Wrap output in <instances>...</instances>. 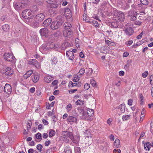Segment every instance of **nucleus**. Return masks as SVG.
<instances>
[{
	"label": "nucleus",
	"instance_id": "14",
	"mask_svg": "<svg viewBox=\"0 0 153 153\" xmlns=\"http://www.w3.org/2000/svg\"><path fill=\"white\" fill-rule=\"evenodd\" d=\"M39 33L41 35L47 36L48 33V29L46 28H44L41 29L39 30Z\"/></svg>",
	"mask_w": 153,
	"mask_h": 153
},
{
	"label": "nucleus",
	"instance_id": "8",
	"mask_svg": "<svg viewBox=\"0 0 153 153\" xmlns=\"http://www.w3.org/2000/svg\"><path fill=\"white\" fill-rule=\"evenodd\" d=\"M3 89L4 92L8 94H10L11 93V86L9 84L6 83Z\"/></svg>",
	"mask_w": 153,
	"mask_h": 153
},
{
	"label": "nucleus",
	"instance_id": "24",
	"mask_svg": "<svg viewBox=\"0 0 153 153\" xmlns=\"http://www.w3.org/2000/svg\"><path fill=\"white\" fill-rule=\"evenodd\" d=\"M90 24H91L95 27H97L99 26V24L98 22L95 20H91L88 22Z\"/></svg>",
	"mask_w": 153,
	"mask_h": 153
},
{
	"label": "nucleus",
	"instance_id": "47",
	"mask_svg": "<svg viewBox=\"0 0 153 153\" xmlns=\"http://www.w3.org/2000/svg\"><path fill=\"white\" fill-rule=\"evenodd\" d=\"M77 109L79 113L81 115L82 114H83V112H85L84 110L81 108L78 107Z\"/></svg>",
	"mask_w": 153,
	"mask_h": 153
},
{
	"label": "nucleus",
	"instance_id": "63",
	"mask_svg": "<svg viewBox=\"0 0 153 153\" xmlns=\"http://www.w3.org/2000/svg\"><path fill=\"white\" fill-rule=\"evenodd\" d=\"M52 116V120L54 123H55L56 121V119H55L56 117V116L55 115H53Z\"/></svg>",
	"mask_w": 153,
	"mask_h": 153
},
{
	"label": "nucleus",
	"instance_id": "62",
	"mask_svg": "<svg viewBox=\"0 0 153 153\" xmlns=\"http://www.w3.org/2000/svg\"><path fill=\"white\" fill-rule=\"evenodd\" d=\"M85 134L87 135H90V130L89 129L86 130L84 132Z\"/></svg>",
	"mask_w": 153,
	"mask_h": 153
},
{
	"label": "nucleus",
	"instance_id": "60",
	"mask_svg": "<svg viewBox=\"0 0 153 153\" xmlns=\"http://www.w3.org/2000/svg\"><path fill=\"white\" fill-rule=\"evenodd\" d=\"M141 23V22L138 20H136L134 22V24L136 25H140Z\"/></svg>",
	"mask_w": 153,
	"mask_h": 153
},
{
	"label": "nucleus",
	"instance_id": "27",
	"mask_svg": "<svg viewBox=\"0 0 153 153\" xmlns=\"http://www.w3.org/2000/svg\"><path fill=\"white\" fill-rule=\"evenodd\" d=\"M131 62L129 61V60H128L127 61V64L124 66V68L126 71H129V68L130 66L131 65Z\"/></svg>",
	"mask_w": 153,
	"mask_h": 153
},
{
	"label": "nucleus",
	"instance_id": "3",
	"mask_svg": "<svg viewBox=\"0 0 153 153\" xmlns=\"http://www.w3.org/2000/svg\"><path fill=\"white\" fill-rule=\"evenodd\" d=\"M4 57L6 60L11 63H13L16 61L15 57L10 53H5L4 55Z\"/></svg>",
	"mask_w": 153,
	"mask_h": 153
},
{
	"label": "nucleus",
	"instance_id": "20",
	"mask_svg": "<svg viewBox=\"0 0 153 153\" xmlns=\"http://www.w3.org/2000/svg\"><path fill=\"white\" fill-rule=\"evenodd\" d=\"M64 14L66 17H70L72 16L71 12L69 8H67L65 9Z\"/></svg>",
	"mask_w": 153,
	"mask_h": 153
},
{
	"label": "nucleus",
	"instance_id": "21",
	"mask_svg": "<svg viewBox=\"0 0 153 153\" xmlns=\"http://www.w3.org/2000/svg\"><path fill=\"white\" fill-rule=\"evenodd\" d=\"M33 71L32 70L28 71L24 75V78L25 79H27L28 77L30 76V75L33 74Z\"/></svg>",
	"mask_w": 153,
	"mask_h": 153
},
{
	"label": "nucleus",
	"instance_id": "39",
	"mask_svg": "<svg viewBox=\"0 0 153 153\" xmlns=\"http://www.w3.org/2000/svg\"><path fill=\"white\" fill-rule=\"evenodd\" d=\"M129 115H124L123 116L122 119L123 120H126L129 119L130 117Z\"/></svg>",
	"mask_w": 153,
	"mask_h": 153
},
{
	"label": "nucleus",
	"instance_id": "46",
	"mask_svg": "<svg viewBox=\"0 0 153 153\" xmlns=\"http://www.w3.org/2000/svg\"><path fill=\"white\" fill-rule=\"evenodd\" d=\"M36 138L38 139H42V135L40 133L38 132L35 135Z\"/></svg>",
	"mask_w": 153,
	"mask_h": 153
},
{
	"label": "nucleus",
	"instance_id": "29",
	"mask_svg": "<svg viewBox=\"0 0 153 153\" xmlns=\"http://www.w3.org/2000/svg\"><path fill=\"white\" fill-rule=\"evenodd\" d=\"M51 61L52 65H56L58 62L57 58L56 56L52 57L51 59Z\"/></svg>",
	"mask_w": 153,
	"mask_h": 153
},
{
	"label": "nucleus",
	"instance_id": "50",
	"mask_svg": "<svg viewBox=\"0 0 153 153\" xmlns=\"http://www.w3.org/2000/svg\"><path fill=\"white\" fill-rule=\"evenodd\" d=\"M91 84L94 87L96 86V83L95 81L93 79L91 80L90 81Z\"/></svg>",
	"mask_w": 153,
	"mask_h": 153
},
{
	"label": "nucleus",
	"instance_id": "45",
	"mask_svg": "<svg viewBox=\"0 0 153 153\" xmlns=\"http://www.w3.org/2000/svg\"><path fill=\"white\" fill-rule=\"evenodd\" d=\"M85 139L86 140H87L88 139L89 140L88 143V145H89L91 144L92 143V138L91 137L89 138V137L87 136L85 138Z\"/></svg>",
	"mask_w": 153,
	"mask_h": 153
},
{
	"label": "nucleus",
	"instance_id": "38",
	"mask_svg": "<svg viewBox=\"0 0 153 153\" xmlns=\"http://www.w3.org/2000/svg\"><path fill=\"white\" fill-rule=\"evenodd\" d=\"M120 11L117 10H114L113 12V14L114 16H118L119 13Z\"/></svg>",
	"mask_w": 153,
	"mask_h": 153
},
{
	"label": "nucleus",
	"instance_id": "53",
	"mask_svg": "<svg viewBox=\"0 0 153 153\" xmlns=\"http://www.w3.org/2000/svg\"><path fill=\"white\" fill-rule=\"evenodd\" d=\"M90 87V85L88 83L85 84L84 85V88L86 90L88 89Z\"/></svg>",
	"mask_w": 153,
	"mask_h": 153
},
{
	"label": "nucleus",
	"instance_id": "17",
	"mask_svg": "<svg viewBox=\"0 0 153 153\" xmlns=\"http://www.w3.org/2000/svg\"><path fill=\"white\" fill-rule=\"evenodd\" d=\"M60 2H58L57 0V3H52L50 4L51 7L54 8H56L60 7L61 6Z\"/></svg>",
	"mask_w": 153,
	"mask_h": 153
},
{
	"label": "nucleus",
	"instance_id": "49",
	"mask_svg": "<svg viewBox=\"0 0 153 153\" xmlns=\"http://www.w3.org/2000/svg\"><path fill=\"white\" fill-rule=\"evenodd\" d=\"M134 13V12L133 10H130L128 11V16H133Z\"/></svg>",
	"mask_w": 153,
	"mask_h": 153
},
{
	"label": "nucleus",
	"instance_id": "61",
	"mask_svg": "<svg viewBox=\"0 0 153 153\" xmlns=\"http://www.w3.org/2000/svg\"><path fill=\"white\" fill-rule=\"evenodd\" d=\"M143 34V32H142L137 36V39H140L142 38Z\"/></svg>",
	"mask_w": 153,
	"mask_h": 153
},
{
	"label": "nucleus",
	"instance_id": "1",
	"mask_svg": "<svg viewBox=\"0 0 153 153\" xmlns=\"http://www.w3.org/2000/svg\"><path fill=\"white\" fill-rule=\"evenodd\" d=\"M56 47L53 42L48 43L46 44H43L40 48V51L44 54H46L51 49L54 48Z\"/></svg>",
	"mask_w": 153,
	"mask_h": 153
},
{
	"label": "nucleus",
	"instance_id": "11",
	"mask_svg": "<svg viewBox=\"0 0 153 153\" xmlns=\"http://www.w3.org/2000/svg\"><path fill=\"white\" fill-rule=\"evenodd\" d=\"M14 73L13 69L10 67H7L5 69V74L7 76H11Z\"/></svg>",
	"mask_w": 153,
	"mask_h": 153
},
{
	"label": "nucleus",
	"instance_id": "19",
	"mask_svg": "<svg viewBox=\"0 0 153 153\" xmlns=\"http://www.w3.org/2000/svg\"><path fill=\"white\" fill-rule=\"evenodd\" d=\"M52 22V19L51 18H49L45 20L43 22V26L45 27H47Z\"/></svg>",
	"mask_w": 153,
	"mask_h": 153
},
{
	"label": "nucleus",
	"instance_id": "42",
	"mask_svg": "<svg viewBox=\"0 0 153 153\" xmlns=\"http://www.w3.org/2000/svg\"><path fill=\"white\" fill-rule=\"evenodd\" d=\"M75 45L77 48L79 47V41L78 38H76L75 39Z\"/></svg>",
	"mask_w": 153,
	"mask_h": 153
},
{
	"label": "nucleus",
	"instance_id": "54",
	"mask_svg": "<svg viewBox=\"0 0 153 153\" xmlns=\"http://www.w3.org/2000/svg\"><path fill=\"white\" fill-rule=\"evenodd\" d=\"M148 71H146L144 72L142 74V76L144 78L146 77L148 75Z\"/></svg>",
	"mask_w": 153,
	"mask_h": 153
},
{
	"label": "nucleus",
	"instance_id": "43",
	"mask_svg": "<svg viewBox=\"0 0 153 153\" xmlns=\"http://www.w3.org/2000/svg\"><path fill=\"white\" fill-rule=\"evenodd\" d=\"M75 153H81V149L80 147H76L74 148Z\"/></svg>",
	"mask_w": 153,
	"mask_h": 153
},
{
	"label": "nucleus",
	"instance_id": "9",
	"mask_svg": "<svg viewBox=\"0 0 153 153\" xmlns=\"http://www.w3.org/2000/svg\"><path fill=\"white\" fill-rule=\"evenodd\" d=\"M126 35L128 36H131L134 33V31L131 27H129L126 28L124 30Z\"/></svg>",
	"mask_w": 153,
	"mask_h": 153
},
{
	"label": "nucleus",
	"instance_id": "35",
	"mask_svg": "<svg viewBox=\"0 0 153 153\" xmlns=\"http://www.w3.org/2000/svg\"><path fill=\"white\" fill-rule=\"evenodd\" d=\"M9 29V26L7 25H4L2 26V29L4 32H7Z\"/></svg>",
	"mask_w": 153,
	"mask_h": 153
},
{
	"label": "nucleus",
	"instance_id": "30",
	"mask_svg": "<svg viewBox=\"0 0 153 153\" xmlns=\"http://www.w3.org/2000/svg\"><path fill=\"white\" fill-rule=\"evenodd\" d=\"M80 115H81L79 116V118L80 119H86L88 120L87 114L85 112H84L83 114H82Z\"/></svg>",
	"mask_w": 153,
	"mask_h": 153
},
{
	"label": "nucleus",
	"instance_id": "33",
	"mask_svg": "<svg viewBox=\"0 0 153 153\" xmlns=\"http://www.w3.org/2000/svg\"><path fill=\"white\" fill-rule=\"evenodd\" d=\"M94 111L93 110L91 109H88L87 111V114L89 116H92L93 115Z\"/></svg>",
	"mask_w": 153,
	"mask_h": 153
},
{
	"label": "nucleus",
	"instance_id": "32",
	"mask_svg": "<svg viewBox=\"0 0 153 153\" xmlns=\"http://www.w3.org/2000/svg\"><path fill=\"white\" fill-rule=\"evenodd\" d=\"M114 146L116 148H118L119 147L120 145V141L119 139H116L114 143Z\"/></svg>",
	"mask_w": 153,
	"mask_h": 153
},
{
	"label": "nucleus",
	"instance_id": "58",
	"mask_svg": "<svg viewBox=\"0 0 153 153\" xmlns=\"http://www.w3.org/2000/svg\"><path fill=\"white\" fill-rule=\"evenodd\" d=\"M62 140L65 142L66 143H68L69 141V139L67 138V137H62Z\"/></svg>",
	"mask_w": 153,
	"mask_h": 153
},
{
	"label": "nucleus",
	"instance_id": "55",
	"mask_svg": "<svg viewBox=\"0 0 153 153\" xmlns=\"http://www.w3.org/2000/svg\"><path fill=\"white\" fill-rule=\"evenodd\" d=\"M33 10H31V11H32V13H33V12H35L37 10H38V8L37 6L36 5H34L33 7Z\"/></svg>",
	"mask_w": 153,
	"mask_h": 153
},
{
	"label": "nucleus",
	"instance_id": "56",
	"mask_svg": "<svg viewBox=\"0 0 153 153\" xmlns=\"http://www.w3.org/2000/svg\"><path fill=\"white\" fill-rule=\"evenodd\" d=\"M112 26L115 28H117L118 27V24L117 23L113 22L111 24Z\"/></svg>",
	"mask_w": 153,
	"mask_h": 153
},
{
	"label": "nucleus",
	"instance_id": "15",
	"mask_svg": "<svg viewBox=\"0 0 153 153\" xmlns=\"http://www.w3.org/2000/svg\"><path fill=\"white\" fill-rule=\"evenodd\" d=\"M66 55L69 58V59L71 60H73L74 57V54L71 51H67Z\"/></svg>",
	"mask_w": 153,
	"mask_h": 153
},
{
	"label": "nucleus",
	"instance_id": "48",
	"mask_svg": "<svg viewBox=\"0 0 153 153\" xmlns=\"http://www.w3.org/2000/svg\"><path fill=\"white\" fill-rule=\"evenodd\" d=\"M48 3L51 4L52 3H57V0H46Z\"/></svg>",
	"mask_w": 153,
	"mask_h": 153
},
{
	"label": "nucleus",
	"instance_id": "4",
	"mask_svg": "<svg viewBox=\"0 0 153 153\" xmlns=\"http://www.w3.org/2000/svg\"><path fill=\"white\" fill-rule=\"evenodd\" d=\"M63 134L64 136L65 137H69L73 141L74 143H78L79 142V139L78 138L76 140H75L74 138V137L72 132L67 131H64L63 132Z\"/></svg>",
	"mask_w": 153,
	"mask_h": 153
},
{
	"label": "nucleus",
	"instance_id": "57",
	"mask_svg": "<svg viewBox=\"0 0 153 153\" xmlns=\"http://www.w3.org/2000/svg\"><path fill=\"white\" fill-rule=\"evenodd\" d=\"M136 19V15L135 14H134V15L131 16V21H133L134 20H135Z\"/></svg>",
	"mask_w": 153,
	"mask_h": 153
},
{
	"label": "nucleus",
	"instance_id": "5",
	"mask_svg": "<svg viewBox=\"0 0 153 153\" xmlns=\"http://www.w3.org/2000/svg\"><path fill=\"white\" fill-rule=\"evenodd\" d=\"M62 23L59 21H54L52 22L50 27L52 30H56L62 25Z\"/></svg>",
	"mask_w": 153,
	"mask_h": 153
},
{
	"label": "nucleus",
	"instance_id": "22",
	"mask_svg": "<svg viewBox=\"0 0 153 153\" xmlns=\"http://www.w3.org/2000/svg\"><path fill=\"white\" fill-rule=\"evenodd\" d=\"M70 46V44L68 42H65L63 43L61 45V48L62 50H65L67 48Z\"/></svg>",
	"mask_w": 153,
	"mask_h": 153
},
{
	"label": "nucleus",
	"instance_id": "36",
	"mask_svg": "<svg viewBox=\"0 0 153 153\" xmlns=\"http://www.w3.org/2000/svg\"><path fill=\"white\" fill-rule=\"evenodd\" d=\"M56 132L53 129H50L49 133V137H52L55 135Z\"/></svg>",
	"mask_w": 153,
	"mask_h": 153
},
{
	"label": "nucleus",
	"instance_id": "44",
	"mask_svg": "<svg viewBox=\"0 0 153 153\" xmlns=\"http://www.w3.org/2000/svg\"><path fill=\"white\" fill-rule=\"evenodd\" d=\"M140 2L143 4L145 5H148L149 3L147 0H140Z\"/></svg>",
	"mask_w": 153,
	"mask_h": 153
},
{
	"label": "nucleus",
	"instance_id": "59",
	"mask_svg": "<svg viewBox=\"0 0 153 153\" xmlns=\"http://www.w3.org/2000/svg\"><path fill=\"white\" fill-rule=\"evenodd\" d=\"M32 123H28L27 125V128L28 130H29L31 127Z\"/></svg>",
	"mask_w": 153,
	"mask_h": 153
},
{
	"label": "nucleus",
	"instance_id": "26",
	"mask_svg": "<svg viewBox=\"0 0 153 153\" xmlns=\"http://www.w3.org/2000/svg\"><path fill=\"white\" fill-rule=\"evenodd\" d=\"M151 143L149 142H146L144 144V149L146 150L149 151L151 148Z\"/></svg>",
	"mask_w": 153,
	"mask_h": 153
},
{
	"label": "nucleus",
	"instance_id": "40",
	"mask_svg": "<svg viewBox=\"0 0 153 153\" xmlns=\"http://www.w3.org/2000/svg\"><path fill=\"white\" fill-rule=\"evenodd\" d=\"M85 70L83 68L80 69L79 70V72L78 74H79V75L81 76L85 73Z\"/></svg>",
	"mask_w": 153,
	"mask_h": 153
},
{
	"label": "nucleus",
	"instance_id": "7",
	"mask_svg": "<svg viewBox=\"0 0 153 153\" xmlns=\"http://www.w3.org/2000/svg\"><path fill=\"white\" fill-rule=\"evenodd\" d=\"M29 64L34 66L36 68L39 69L40 67V65L35 59H30L28 61Z\"/></svg>",
	"mask_w": 153,
	"mask_h": 153
},
{
	"label": "nucleus",
	"instance_id": "37",
	"mask_svg": "<svg viewBox=\"0 0 153 153\" xmlns=\"http://www.w3.org/2000/svg\"><path fill=\"white\" fill-rule=\"evenodd\" d=\"M75 104L77 105H83L84 104V102L81 100H78L75 102Z\"/></svg>",
	"mask_w": 153,
	"mask_h": 153
},
{
	"label": "nucleus",
	"instance_id": "51",
	"mask_svg": "<svg viewBox=\"0 0 153 153\" xmlns=\"http://www.w3.org/2000/svg\"><path fill=\"white\" fill-rule=\"evenodd\" d=\"M100 0H95L94 1H89V3H93L94 4H98Z\"/></svg>",
	"mask_w": 153,
	"mask_h": 153
},
{
	"label": "nucleus",
	"instance_id": "28",
	"mask_svg": "<svg viewBox=\"0 0 153 153\" xmlns=\"http://www.w3.org/2000/svg\"><path fill=\"white\" fill-rule=\"evenodd\" d=\"M64 28L65 30L71 29V25L68 22H66L64 24Z\"/></svg>",
	"mask_w": 153,
	"mask_h": 153
},
{
	"label": "nucleus",
	"instance_id": "16",
	"mask_svg": "<svg viewBox=\"0 0 153 153\" xmlns=\"http://www.w3.org/2000/svg\"><path fill=\"white\" fill-rule=\"evenodd\" d=\"M32 79V81L34 83H36L39 80V76L37 74H33V75L31 76Z\"/></svg>",
	"mask_w": 153,
	"mask_h": 153
},
{
	"label": "nucleus",
	"instance_id": "31",
	"mask_svg": "<svg viewBox=\"0 0 153 153\" xmlns=\"http://www.w3.org/2000/svg\"><path fill=\"white\" fill-rule=\"evenodd\" d=\"M118 17L121 21H123L125 19L124 13L123 12L120 11L119 13Z\"/></svg>",
	"mask_w": 153,
	"mask_h": 153
},
{
	"label": "nucleus",
	"instance_id": "2",
	"mask_svg": "<svg viewBox=\"0 0 153 153\" xmlns=\"http://www.w3.org/2000/svg\"><path fill=\"white\" fill-rule=\"evenodd\" d=\"M34 17L33 16L28 17V19L26 20V22L33 28H36L39 26V22L38 21H34Z\"/></svg>",
	"mask_w": 153,
	"mask_h": 153
},
{
	"label": "nucleus",
	"instance_id": "34",
	"mask_svg": "<svg viewBox=\"0 0 153 153\" xmlns=\"http://www.w3.org/2000/svg\"><path fill=\"white\" fill-rule=\"evenodd\" d=\"M74 81L77 82H78L80 78L81 77L79 74H75L74 75Z\"/></svg>",
	"mask_w": 153,
	"mask_h": 153
},
{
	"label": "nucleus",
	"instance_id": "10",
	"mask_svg": "<svg viewBox=\"0 0 153 153\" xmlns=\"http://www.w3.org/2000/svg\"><path fill=\"white\" fill-rule=\"evenodd\" d=\"M45 15L43 13H40L37 15L35 17V18L39 22H41L45 19Z\"/></svg>",
	"mask_w": 153,
	"mask_h": 153
},
{
	"label": "nucleus",
	"instance_id": "23",
	"mask_svg": "<svg viewBox=\"0 0 153 153\" xmlns=\"http://www.w3.org/2000/svg\"><path fill=\"white\" fill-rule=\"evenodd\" d=\"M76 118L72 116H69L67 118V121L70 122H76Z\"/></svg>",
	"mask_w": 153,
	"mask_h": 153
},
{
	"label": "nucleus",
	"instance_id": "13",
	"mask_svg": "<svg viewBox=\"0 0 153 153\" xmlns=\"http://www.w3.org/2000/svg\"><path fill=\"white\" fill-rule=\"evenodd\" d=\"M72 33V31L71 29L65 30L63 31V35L65 37H70Z\"/></svg>",
	"mask_w": 153,
	"mask_h": 153
},
{
	"label": "nucleus",
	"instance_id": "52",
	"mask_svg": "<svg viewBox=\"0 0 153 153\" xmlns=\"http://www.w3.org/2000/svg\"><path fill=\"white\" fill-rule=\"evenodd\" d=\"M42 146L41 144H38L37 145L36 148L37 149L41 152L42 151Z\"/></svg>",
	"mask_w": 153,
	"mask_h": 153
},
{
	"label": "nucleus",
	"instance_id": "12",
	"mask_svg": "<svg viewBox=\"0 0 153 153\" xmlns=\"http://www.w3.org/2000/svg\"><path fill=\"white\" fill-rule=\"evenodd\" d=\"M24 6V4L22 3H17L15 4L14 3V7L17 10H21Z\"/></svg>",
	"mask_w": 153,
	"mask_h": 153
},
{
	"label": "nucleus",
	"instance_id": "41",
	"mask_svg": "<svg viewBox=\"0 0 153 153\" xmlns=\"http://www.w3.org/2000/svg\"><path fill=\"white\" fill-rule=\"evenodd\" d=\"M72 108V105L71 104H69L66 108V109L67 111L68 112H69L71 109Z\"/></svg>",
	"mask_w": 153,
	"mask_h": 153
},
{
	"label": "nucleus",
	"instance_id": "18",
	"mask_svg": "<svg viewBox=\"0 0 153 153\" xmlns=\"http://www.w3.org/2000/svg\"><path fill=\"white\" fill-rule=\"evenodd\" d=\"M53 79V77L51 75H47L45 76L44 78V80L47 83H49Z\"/></svg>",
	"mask_w": 153,
	"mask_h": 153
},
{
	"label": "nucleus",
	"instance_id": "25",
	"mask_svg": "<svg viewBox=\"0 0 153 153\" xmlns=\"http://www.w3.org/2000/svg\"><path fill=\"white\" fill-rule=\"evenodd\" d=\"M126 106L125 104H122L120 105L119 106L118 109H120L122 113H123L125 111Z\"/></svg>",
	"mask_w": 153,
	"mask_h": 153
},
{
	"label": "nucleus",
	"instance_id": "6",
	"mask_svg": "<svg viewBox=\"0 0 153 153\" xmlns=\"http://www.w3.org/2000/svg\"><path fill=\"white\" fill-rule=\"evenodd\" d=\"M32 13V11L30 9H26L24 10L22 13V16L25 19L24 20L26 22L27 19H28V16H30L31 15Z\"/></svg>",
	"mask_w": 153,
	"mask_h": 153
},
{
	"label": "nucleus",
	"instance_id": "64",
	"mask_svg": "<svg viewBox=\"0 0 153 153\" xmlns=\"http://www.w3.org/2000/svg\"><path fill=\"white\" fill-rule=\"evenodd\" d=\"M58 82V81L57 80H54L52 82L51 84L53 85L54 86L57 84Z\"/></svg>",
	"mask_w": 153,
	"mask_h": 153
}]
</instances>
